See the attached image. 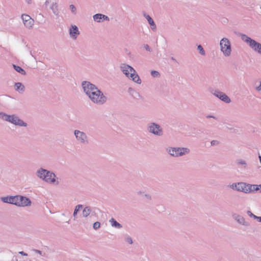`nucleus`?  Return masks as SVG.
<instances>
[{
	"label": "nucleus",
	"mask_w": 261,
	"mask_h": 261,
	"mask_svg": "<svg viewBox=\"0 0 261 261\" xmlns=\"http://www.w3.org/2000/svg\"><path fill=\"white\" fill-rule=\"evenodd\" d=\"M82 87L84 92L92 102L102 105L106 102L107 97L95 85L88 81H83Z\"/></svg>",
	"instance_id": "obj_1"
},
{
	"label": "nucleus",
	"mask_w": 261,
	"mask_h": 261,
	"mask_svg": "<svg viewBox=\"0 0 261 261\" xmlns=\"http://www.w3.org/2000/svg\"><path fill=\"white\" fill-rule=\"evenodd\" d=\"M120 69L128 80L138 85L142 83L141 79L132 66L126 63H121L120 65Z\"/></svg>",
	"instance_id": "obj_2"
},
{
	"label": "nucleus",
	"mask_w": 261,
	"mask_h": 261,
	"mask_svg": "<svg viewBox=\"0 0 261 261\" xmlns=\"http://www.w3.org/2000/svg\"><path fill=\"white\" fill-rule=\"evenodd\" d=\"M0 118L15 126L25 127L28 126V123L15 114L9 115L4 112H0Z\"/></svg>",
	"instance_id": "obj_3"
},
{
	"label": "nucleus",
	"mask_w": 261,
	"mask_h": 261,
	"mask_svg": "<svg viewBox=\"0 0 261 261\" xmlns=\"http://www.w3.org/2000/svg\"><path fill=\"white\" fill-rule=\"evenodd\" d=\"M240 36L241 39L247 43L253 50L261 55V43L252 39L245 34H242Z\"/></svg>",
	"instance_id": "obj_4"
},
{
	"label": "nucleus",
	"mask_w": 261,
	"mask_h": 261,
	"mask_svg": "<svg viewBox=\"0 0 261 261\" xmlns=\"http://www.w3.org/2000/svg\"><path fill=\"white\" fill-rule=\"evenodd\" d=\"M146 129L149 133L156 137H162L164 134L162 126L154 122L148 123L147 125Z\"/></svg>",
	"instance_id": "obj_5"
},
{
	"label": "nucleus",
	"mask_w": 261,
	"mask_h": 261,
	"mask_svg": "<svg viewBox=\"0 0 261 261\" xmlns=\"http://www.w3.org/2000/svg\"><path fill=\"white\" fill-rule=\"evenodd\" d=\"M231 187L233 189H236L238 191H242L244 193H250L254 191V190L258 189V188L256 187L254 185H251L246 184L244 182H239L237 184H233L231 185Z\"/></svg>",
	"instance_id": "obj_6"
},
{
	"label": "nucleus",
	"mask_w": 261,
	"mask_h": 261,
	"mask_svg": "<svg viewBox=\"0 0 261 261\" xmlns=\"http://www.w3.org/2000/svg\"><path fill=\"white\" fill-rule=\"evenodd\" d=\"M219 45L220 50L225 57H228L231 55L232 51L231 43L228 38H223L220 41Z\"/></svg>",
	"instance_id": "obj_7"
},
{
	"label": "nucleus",
	"mask_w": 261,
	"mask_h": 261,
	"mask_svg": "<svg viewBox=\"0 0 261 261\" xmlns=\"http://www.w3.org/2000/svg\"><path fill=\"white\" fill-rule=\"evenodd\" d=\"M73 135L77 142L82 144H86L88 143V136L83 131L79 129H74Z\"/></svg>",
	"instance_id": "obj_8"
},
{
	"label": "nucleus",
	"mask_w": 261,
	"mask_h": 261,
	"mask_svg": "<svg viewBox=\"0 0 261 261\" xmlns=\"http://www.w3.org/2000/svg\"><path fill=\"white\" fill-rule=\"evenodd\" d=\"M15 205L19 207L31 206V200L28 197L21 195H16Z\"/></svg>",
	"instance_id": "obj_9"
},
{
	"label": "nucleus",
	"mask_w": 261,
	"mask_h": 261,
	"mask_svg": "<svg viewBox=\"0 0 261 261\" xmlns=\"http://www.w3.org/2000/svg\"><path fill=\"white\" fill-rule=\"evenodd\" d=\"M95 216L96 213L94 207L87 206L83 208L82 211V217L86 220H89L91 222L92 218Z\"/></svg>",
	"instance_id": "obj_10"
},
{
	"label": "nucleus",
	"mask_w": 261,
	"mask_h": 261,
	"mask_svg": "<svg viewBox=\"0 0 261 261\" xmlns=\"http://www.w3.org/2000/svg\"><path fill=\"white\" fill-rule=\"evenodd\" d=\"M166 151L171 155L177 157L187 153L189 149L188 148H167Z\"/></svg>",
	"instance_id": "obj_11"
},
{
	"label": "nucleus",
	"mask_w": 261,
	"mask_h": 261,
	"mask_svg": "<svg viewBox=\"0 0 261 261\" xmlns=\"http://www.w3.org/2000/svg\"><path fill=\"white\" fill-rule=\"evenodd\" d=\"M210 92L213 95L226 103H229L231 101L230 98L226 94L219 90L212 89Z\"/></svg>",
	"instance_id": "obj_12"
},
{
	"label": "nucleus",
	"mask_w": 261,
	"mask_h": 261,
	"mask_svg": "<svg viewBox=\"0 0 261 261\" xmlns=\"http://www.w3.org/2000/svg\"><path fill=\"white\" fill-rule=\"evenodd\" d=\"M21 18L24 25L27 29H31L33 28L34 24V20L30 16L26 14H23L21 15Z\"/></svg>",
	"instance_id": "obj_13"
},
{
	"label": "nucleus",
	"mask_w": 261,
	"mask_h": 261,
	"mask_svg": "<svg viewBox=\"0 0 261 261\" xmlns=\"http://www.w3.org/2000/svg\"><path fill=\"white\" fill-rule=\"evenodd\" d=\"M70 37L72 40H76L80 34L78 27L75 24H71L68 29Z\"/></svg>",
	"instance_id": "obj_14"
},
{
	"label": "nucleus",
	"mask_w": 261,
	"mask_h": 261,
	"mask_svg": "<svg viewBox=\"0 0 261 261\" xmlns=\"http://www.w3.org/2000/svg\"><path fill=\"white\" fill-rule=\"evenodd\" d=\"M45 181L49 184L58 185L59 181L56 179V176L53 173L48 171Z\"/></svg>",
	"instance_id": "obj_15"
},
{
	"label": "nucleus",
	"mask_w": 261,
	"mask_h": 261,
	"mask_svg": "<svg viewBox=\"0 0 261 261\" xmlns=\"http://www.w3.org/2000/svg\"><path fill=\"white\" fill-rule=\"evenodd\" d=\"M93 20L98 23L102 22L104 21H109L110 19L108 16L101 13H97L93 16Z\"/></svg>",
	"instance_id": "obj_16"
},
{
	"label": "nucleus",
	"mask_w": 261,
	"mask_h": 261,
	"mask_svg": "<svg viewBox=\"0 0 261 261\" xmlns=\"http://www.w3.org/2000/svg\"><path fill=\"white\" fill-rule=\"evenodd\" d=\"M49 9L51 11L53 14L56 16H58L60 13L59 5L56 2H53L50 3Z\"/></svg>",
	"instance_id": "obj_17"
},
{
	"label": "nucleus",
	"mask_w": 261,
	"mask_h": 261,
	"mask_svg": "<svg viewBox=\"0 0 261 261\" xmlns=\"http://www.w3.org/2000/svg\"><path fill=\"white\" fill-rule=\"evenodd\" d=\"M47 173L48 170L41 168L37 170L36 174L38 178L45 181Z\"/></svg>",
	"instance_id": "obj_18"
},
{
	"label": "nucleus",
	"mask_w": 261,
	"mask_h": 261,
	"mask_svg": "<svg viewBox=\"0 0 261 261\" xmlns=\"http://www.w3.org/2000/svg\"><path fill=\"white\" fill-rule=\"evenodd\" d=\"M143 15L147 19L148 23L149 24L150 26L151 29L152 31H155L156 29V26L152 18L145 12H144L143 13Z\"/></svg>",
	"instance_id": "obj_19"
},
{
	"label": "nucleus",
	"mask_w": 261,
	"mask_h": 261,
	"mask_svg": "<svg viewBox=\"0 0 261 261\" xmlns=\"http://www.w3.org/2000/svg\"><path fill=\"white\" fill-rule=\"evenodd\" d=\"M15 196H7L1 197V200L4 203H10L15 205Z\"/></svg>",
	"instance_id": "obj_20"
},
{
	"label": "nucleus",
	"mask_w": 261,
	"mask_h": 261,
	"mask_svg": "<svg viewBox=\"0 0 261 261\" xmlns=\"http://www.w3.org/2000/svg\"><path fill=\"white\" fill-rule=\"evenodd\" d=\"M15 90L19 93H22L24 91V86L21 83H16L14 85Z\"/></svg>",
	"instance_id": "obj_21"
},
{
	"label": "nucleus",
	"mask_w": 261,
	"mask_h": 261,
	"mask_svg": "<svg viewBox=\"0 0 261 261\" xmlns=\"http://www.w3.org/2000/svg\"><path fill=\"white\" fill-rule=\"evenodd\" d=\"M109 222H110L111 226L117 229L122 228V226L118 222H117L114 218H111Z\"/></svg>",
	"instance_id": "obj_22"
},
{
	"label": "nucleus",
	"mask_w": 261,
	"mask_h": 261,
	"mask_svg": "<svg viewBox=\"0 0 261 261\" xmlns=\"http://www.w3.org/2000/svg\"><path fill=\"white\" fill-rule=\"evenodd\" d=\"M13 66L14 69L17 72H18V73H20L22 75H25V74H26L25 71L21 67H20L19 66L15 65L14 64L13 65Z\"/></svg>",
	"instance_id": "obj_23"
},
{
	"label": "nucleus",
	"mask_w": 261,
	"mask_h": 261,
	"mask_svg": "<svg viewBox=\"0 0 261 261\" xmlns=\"http://www.w3.org/2000/svg\"><path fill=\"white\" fill-rule=\"evenodd\" d=\"M83 207V205L78 204L76 205L74 207V212L73 213V217L74 219H75L76 218L77 214L78 212Z\"/></svg>",
	"instance_id": "obj_24"
},
{
	"label": "nucleus",
	"mask_w": 261,
	"mask_h": 261,
	"mask_svg": "<svg viewBox=\"0 0 261 261\" xmlns=\"http://www.w3.org/2000/svg\"><path fill=\"white\" fill-rule=\"evenodd\" d=\"M69 9L71 13L72 14L74 15H76L77 14V9L76 8V7L73 5V4H70L69 6Z\"/></svg>",
	"instance_id": "obj_25"
},
{
	"label": "nucleus",
	"mask_w": 261,
	"mask_h": 261,
	"mask_svg": "<svg viewBox=\"0 0 261 261\" xmlns=\"http://www.w3.org/2000/svg\"><path fill=\"white\" fill-rule=\"evenodd\" d=\"M197 48L199 51V53L200 55H201L203 56H205V52L203 48L201 45H199L197 46Z\"/></svg>",
	"instance_id": "obj_26"
},
{
	"label": "nucleus",
	"mask_w": 261,
	"mask_h": 261,
	"mask_svg": "<svg viewBox=\"0 0 261 261\" xmlns=\"http://www.w3.org/2000/svg\"><path fill=\"white\" fill-rule=\"evenodd\" d=\"M211 144L212 146H220L222 145L221 142L217 140L212 141Z\"/></svg>",
	"instance_id": "obj_27"
},
{
	"label": "nucleus",
	"mask_w": 261,
	"mask_h": 261,
	"mask_svg": "<svg viewBox=\"0 0 261 261\" xmlns=\"http://www.w3.org/2000/svg\"><path fill=\"white\" fill-rule=\"evenodd\" d=\"M151 75L153 77H158L160 76V73L157 71L152 70L151 71Z\"/></svg>",
	"instance_id": "obj_28"
},
{
	"label": "nucleus",
	"mask_w": 261,
	"mask_h": 261,
	"mask_svg": "<svg viewBox=\"0 0 261 261\" xmlns=\"http://www.w3.org/2000/svg\"><path fill=\"white\" fill-rule=\"evenodd\" d=\"M100 226V222L97 221L93 223V228L95 230L98 229Z\"/></svg>",
	"instance_id": "obj_29"
},
{
	"label": "nucleus",
	"mask_w": 261,
	"mask_h": 261,
	"mask_svg": "<svg viewBox=\"0 0 261 261\" xmlns=\"http://www.w3.org/2000/svg\"><path fill=\"white\" fill-rule=\"evenodd\" d=\"M254 88L257 92L261 93V80L259 81V85H256Z\"/></svg>",
	"instance_id": "obj_30"
},
{
	"label": "nucleus",
	"mask_w": 261,
	"mask_h": 261,
	"mask_svg": "<svg viewBox=\"0 0 261 261\" xmlns=\"http://www.w3.org/2000/svg\"><path fill=\"white\" fill-rule=\"evenodd\" d=\"M146 191H143V190H138L137 191V193L138 195L141 196L142 197H143V196L144 195V194L146 193Z\"/></svg>",
	"instance_id": "obj_31"
},
{
	"label": "nucleus",
	"mask_w": 261,
	"mask_h": 261,
	"mask_svg": "<svg viewBox=\"0 0 261 261\" xmlns=\"http://www.w3.org/2000/svg\"><path fill=\"white\" fill-rule=\"evenodd\" d=\"M143 197L149 200H150L151 199V196L150 195V194L147 192H146V193L144 194Z\"/></svg>",
	"instance_id": "obj_32"
},
{
	"label": "nucleus",
	"mask_w": 261,
	"mask_h": 261,
	"mask_svg": "<svg viewBox=\"0 0 261 261\" xmlns=\"http://www.w3.org/2000/svg\"><path fill=\"white\" fill-rule=\"evenodd\" d=\"M50 3H51V2L49 0H45L44 3L43 5V7L45 9H46L47 7V6L49 4H50Z\"/></svg>",
	"instance_id": "obj_33"
},
{
	"label": "nucleus",
	"mask_w": 261,
	"mask_h": 261,
	"mask_svg": "<svg viewBox=\"0 0 261 261\" xmlns=\"http://www.w3.org/2000/svg\"><path fill=\"white\" fill-rule=\"evenodd\" d=\"M125 241L128 243L132 244L133 243V241L132 238L130 237H127L125 238Z\"/></svg>",
	"instance_id": "obj_34"
},
{
	"label": "nucleus",
	"mask_w": 261,
	"mask_h": 261,
	"mask_svg": "<svg viewBox=\"0 0 261 261\" xmlns=\"http://www.w3.org/2000/svg\"><path fill=\"white\" fill-rule=\"evenodd\" d=\"M143 47L147 51H151V48L149 47V46L147 44H145L143 46Z\"/></svg>",
	"instance_id": "obj_35"
},
{
	"label": "nucleus",
	"mask_w": 261,
	"mask_h": 261,
	"mask_svg": "<svg viewBox=\"0 0 261 261\" xmlns=\"http://www.w3.org/2000/svg\"><path fill=\"white\" fill-rule=\"evenodd\" d=\"M24 1L28 5H31L32 3V0H24Z\"/></svg>",
	"instance_id": "obj_36"
},
{
	"label": "nucleus",
	"mask_w": 261,
	"mask_h": 261,
	"mask_svg": "<svg viewBox=\"0 0 261 261\" xmlns=\"http://www.w3.org/2000/svg\"><path fill=\"white\" fill-rule=\"evenodd\" d=\"M238 163L239 164H241V165H245V166L246 165V163H245V161H239V162H238Z\"/></svg>",
	"instance_id": "obj_37"
},
{
	"label": "nucleus",
	"mask_w": 261,
	"mask_h": 261,
	"mask_svg": "<svg viewBox=\"0 0 261 261\" xmlns=\"http://www.w3.org/2000/svg\"><path fill=\"white\" fill-rule=\"evenodd\" d=\"M255 186H256V187L258 188V189H255V190H254V191H258L259 190V191H261V185H258V186H257V185H255Z\"/></svg>",
	"instance_id": "obj_38"
},
{
	"label": "nucleus",
	"mask_w": 261,
	"mask_h": 261,
	"mask_svg": "<svg viewBox=\"0 0 261 261\" xmlns=\"http://www.w3.org/2000/svg\"><path fill=\"white\" fill-rule=\"evenodd\" d=\"M19 253L21 254V255H24V256H27L28 255V254L24 252L23 251H20L19 252Z\"/></svg>",
	"instance_id": "obj_39"
},
{
	"label": "nucleus",
	"mask_w": 261,
	"mask_h": 261,
	"mask_svg": "<svg viewBox=\"0 0 261 261\" xmlns=\"http://www.w3.org/2000/svg\"><path fill=\"white\" fill-rule=\"evenodd\" d=\"M206 118H214V119H216V117H215L214 116H213V115H207L206 116Z\"/></svg>",
	"instance_id": "obj_40"
},
{
	"label": "nucleus",
	"mask_w": 261,
	"mask_h": 261,
	"mask_svg": "<svg viewBox=\"0 0 261 261\" xmlns=\"http://www.w3.org/2000/svg\"><path fill=\"white\" fill-rule=\"evenodd\" d=\"M229 130H231L232 132H236V129L233 128H229Z\"/></svg>",
	"instance_id": "obj_41"
},
{
	"label": "nucleus",
	"mask_w": 261,
	"mask_h": 261,
	"mask_svg": "<svg viewBox=\"0 0 261 261\" xmlns=\"http://www.w3.org/2000/svg\"><path fill=\"white\" fill-rule=\"evenodd\" d=\"M259 222H261V217H256Z\"/></svg>",
	"instance_id": "obj_42"
},
{
	"label": "nucleus",
	"mask_w": 261,
	"mask_h": 261,
	"mask_svg": "<svg viewBox=\"0 0 261 261\" xmlns=\"http://www.w3.org/2000/svg\"><path fill=\"white\" fill-rule=\"evenodd\" d=\"M128 91H133V89L132 88H129L128 89Z\"/></svg>",
	"instance_id": "obj_43"
},
{
	"label": "nucleus",
	"mask_w": 261,
	"mask_h": 261,
	"mask_svg": "<svg viewBox=\"0 0 261 261\" xmlns=\"http://www.w3.org/2000/svg\"><path fill=\"white\" fill-rule=\"evenodd\" d=\"M37 252H38V253H40H40H41V252L40 251H39V250H37Z\"/></svg>",
	"instance_id": "obj_44"
},
{
	"label": "nucleus",
	"mask_w": 261,
	"mask_h": 261,
	"mask_svg": "<svg viewBox=\"0 0 261 261\" xmlns=\"http://www.w3.org/2000/svg\"><path fill=\"white\" fill-rule=\"evenodd\" d=\"M172 60H175V59L173 58H172Z\"/></svg>",
	"instance_id": "obj_45"
}]
</instances>
